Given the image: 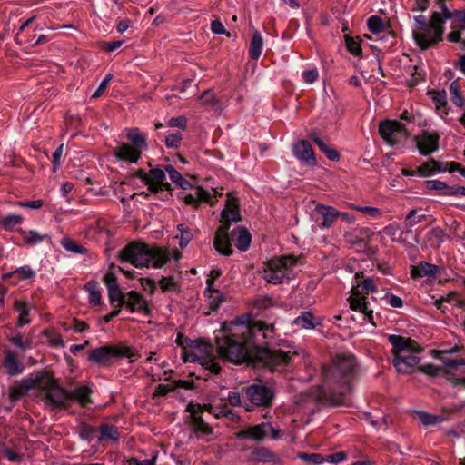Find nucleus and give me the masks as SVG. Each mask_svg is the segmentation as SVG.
<instances>
[{"label": "nucleus", "mask_w": 465, "mask_h": 465, "mask_svg": "<svg viewBox=\"0 0 465 465\" xmlns=\"http://www.w3.org/2000/svg\"><path fill=\"white\" fill-rule=\"evenodd\" d=\"M273 335L274 325L261 321L225 322L216 335V345L220 356L232 362L249 361L274 370L288 364L291 355L290 351L271 350L257 344L264 340L268 345Z\"/></svg>", "instance_id": "obj_1"}, {"label": "nucleus", "mask_w": 465, "mask_h": 465, "mask_svg": "<svg viewBox=\"0 0 465 465\" xmlns=\"http://www.w3.org/2000/svg\"><path fill=\"white\" fill-rule=\"evenodd\" d=\"M355 358L349 354H338L328 369L324 371L327 382L341 385V391L331 392L330 397L334 405L347 404V394L351 391L350 375L355 368Z\"/></svg>", "instance_id": "obj_2"}, {"label": "nucleus", "mask_w": 465, "mask_h": 465, "mask_svg": "<svg viewBox=\"0 0 465 465\" xmlns=\"http://www.w3.org/2000/svg\"><path fill=\"white\" fill-rule=\"evenodd\" d=\"M119 259L121 262H129L137 268L150 265L160 268L169 261L170 257L165 249L131 242L120 252Z\"/></svg>", "instance_id": "obj_3"}, {"label": "nucleus", "mask_w": 465, "mask_h": 465, "mask_svg": "<svg viewBox=\"0 0 465 465\" xmlns=\"http://www.w3.org/2000/svg\"><path fill=\"white\" fill-rule=\"evenodd\" d=\"M388 341L392 346L393 365L399 372L410 373L420 361V347L411 338L400 335H389Z\"/></svg>", "instance_id": "obj_4"}, {"label": "nucleus", "mask_w": 465, "mask_h": 465, "mask_svg": "<svg viewBox=\"0 0 465 465\" xmlns=\"http://www.w3.org/2000/svg\"><path fill=\"white\" fill-rule=\"evenodd\" d=\"M222 225L215 233L213 247L221 254L229 256L232 253L230 245V234L228 233L232 222H239L241 215L239 213V203L237 198L231 193L228 194L225 208L222 212Z\"/></svg>", "instance_id": "obj_5"}, {"label": "nucleus", "mask_w": 465, "mask_h": 465, "mask_svg": "<svg viewBox=\"0 0 465 465\" xmlns=\"http://www.w3.org/2000/svg\"><path fill=\"white\" fill-rule=\"evenodd\" d=\"M297 258L294 256H282L269 261L263 270V279L272 284L288 282L295 277L294 267Z\"/></svg>", "instance_id": "obj_6"}, {"label": "nucleus", "mask_w": 465, "mask_h": 465, "mask_svg": "<svg viewBox=\"0 0 465 465\" xmlns=\"http://www.w3.org/2000/svg\"><path fill=\"white\" fill-rule=\"evenodd\" d=\"M184 361L189 362H199L203 367L210 370L213 374H218L221 371V367L215 361L213 347L203 341H193L185 352Z\"/></svg>", "instance_id": "obj_7"}, {"label": "nucleus", "mask_w": 465, "mask_h": 465, "mask_svg": "<svg viewBox=\"0 0 465 465\" xmlns=\"http://www.w3.org/2000/svg\"><path fill=\"white\" fill-rule=\"evenodd\" d=\"M443 20L440 11L434 12L424 30H412L413 38L417 45L425 50L440 40L443 34Z\"/></svg>", "instance_id": "obj_8"}, {"label": "nucleus", "mask_w": 465, "mask_h": 465, "mask_svg": "<svg viewBox=\"0 0 465 465\" xmlns=\"http://www.w3.org/2000/svg\"><path fill=\"white\" fill-rule=\"evenodd\" d=\"M440 15L443 23L452 19L451 31L447 35L448 40L452 43H460L461 48L465 49V10L451 12L445 5H442Z\"/></svg>", "instance_id": "obj_9"}, {"label": "nucleus", "mask_w": 465, "mask_h": 465, "mask_svg": "<svg viewBox=\"0 0 465 465\" xmlns=\"http://www.w3.org/2000/svg\"><path fill=\"white\" fill-rule=\"evenodd\" d=\"M136 356L135 351L129 346H103L94 349L89 360L100 365H107L114 358H129Z\"/></svg>", "instance_id": "obj_10"}, {"label": "nucleus", "mask_w": 465, "mask_h": 465, "mask_svg": "<svg viewBox=\"0 0 465 465\" xmlns=\"http://www.w3.org/2000/svg\"><path fill=\"white\" fill-rule=\"evenodd\" d=\"M411 131L410 126L396 120L383 121L379 126L381 136L390 145H394L406 140Z\"/></svg>", "instance_id": "obj_11"}, {"label": "nucleus", "mask_w": 465, "mask_h": 465, "mask_svg": "<svg viewBox=\"0 0 465 465\" xmlns=\"http://www.w3.org/2000/svg\"><path fill=\"white\" fill-rule=\"evenodd\" d=\"M45 401L53 409L67 408L70 406L69 391L60 387L50 375V384L43 388Z\"/></svg>", "instance_id": "obj_12"}, {"label": "nucleus", "mask_w": 465, "mask_h": 465, "mask_svg": "<svg viewBox=\"0 0 465 465\" xmlns=\"http://www.w3.org/2000/svg\"><path fill=\"white\" fill-rule=\"evenodd\" d=\"M50 384V374L46 372H37L35 375L24 379L20 385L12 388L10 397L12 400H16L25 395L31 389H39L43 391L44 387Z\"/></svg>", "instance_id": "obj_13"}, {"label": "nucleus", "mask_w": 465, "mask_h": 465, "mask_svg": "<svg viewBox=\"0 0 465 465\" xmlns=\"http://www.w3.org/2000/svg\"><path fill=\"white\" fill-rule=\"evenodd\" d=\"M246 395L253 405L268 407L272 402L274 391L263 384H252L246 388Z\"/></svg>", "instance_id": "obj_14"}, {"label": "nucleus", "mask_w": 465, "mask_h": 465, "mask_svg": "<svg viewBox=\"0 0 465 465\" xmlns=\"http://www.w3.org/2000/svg\"><path fill=\"white\" fill-rule=\"evenodd\" d=\"M269 435L273 440L280 438V430L275 429L270 422H262L256 426L249 427L238 434L240 438H251L254 440H262Z\"/></svg>", "instance_id": "obj_15"}, {"label": "nucleus", "mask_w": 465, "mask_h": 465, "mask_svg": "<svg viewBox=\"0 0 465 465\" xmlns=\"http://www.w3.org/2000/svg\"><path fill=\"white\" fill-rule=\"evenodd\" d=\"M187 411L191 412L192 426L197 437H205L213 433V429L198 416V413L206 411L204 406L202 407L201 405L190 403L187 406Z\"/></svg>", "instance_id": "obj_16"}, {"label": "nucleus", "mask_w": 465, "mask_h": 465, "mask_svg": "<svg viewBox=\"0 0 465 465\" xmlns=\"http://www.w3.org/2000/svg\"><path fill=\"white\" fill-rule=\"evenodd\" d=\"M294 156L303 164L314 166L316 164L315 154L312 147L306 140H300L292 146Z\"/></svg>", "instance_id": "obj_17"}, {"label": "nucleus", "mask_w": 465, "mask_h": 465, "mask_svg": "<svg viewBox=\"0 0 465 465\" xmlns=\"http://www.w3.org/2000/svg\"><path fill=\"white\" fill-rule=\"evenodd\" d=\"M165 169L153 168L149 172L148 190L151 193H157L159 191H170L171 186L165 181L166 179Z\"/></svg>", "instance_id": "obj_18"}, {"label": "nucleus", "mask_w": 465, "mask_h": 465, "mask_svg": "<svg viewBox=\"0 0 465 465\" xmlns=\"http://www.w3.org/2000/svg\"><path fill=\"white\" fill-rule=\"evenodd\" d=\"M213 193L204 190L202 187H197L193 193L184 195L183 200L186 204L198 206L199 203L205 202L210 204H214L216 202V190L213 189Z\"/></svg>", "instance_id": "obj_19"}, {"label": "nucleus", "mask_w": 465, "mask_h": 465, "mask_svg": "<svg viewBox=\"0 0 465 465\" xmlns=\"http://www.w3.org/2000/svg\"><path fill=\"white\" fill-rule=\"evenodd\" d=\"M348 301L351 310L363 313L365 318L370 322H372V310L369 309V302L365 296L361 295L358 291L352 290V293Z\"/></svg>", "instance_id": "obj_20"}, {"label": "nucleus", "mask_w": 465, "mask_h": 465, "mask_svg": "<svg viewBox=\"0 0 465 465\" xmlns=\"http://www.w3.org/2000/svg\"><path fill=\"white\" fill-rule=\"evenodd\" d=\"M141 150L131 146L129 143H122L115 147L114 155L121 161L127 162L129 163H136L142 155Z\"/></svg>", "instance_id": "obj_21"}, {"label": "nucleus", "mask_w": 465, "mask_h": 465, "mask_svg": "<svg viewBox=\"0 0 465 465\" xmlns=\"http://www.w3.org/2000/svg\"><path fill=\"white\" fill-rule=\"evenodd\" d=\"M314 211L322 217L321 228L328 229L332 227L338 219L339 211L333 206L318 203Z\"/></svg>", "instance_id": "obj_22"}, {"label": "nucleus", "mask_w": 465, "mask_h": 465, "mask_svg": "<svg viewBox=\"0 0 465 465\" xmlns=\"http://www.w3.org/2000/svg\"><path fill=\"white\" fill-rule=\"evenodd\" d=\"M124 302L131 312H140L143 314H148L149 312L146 300L141 293L135 291H131L126 294Z\"/></svg>", "instance_id": "obj_23"}, {"label": "nucleus", "mask_w": 465, "mask_h": 465, "mask_svg": "<svg viewBox=\"0 0 465 465\" xmlns=\"http://www.w3.org/2000/svg\"><path fill=\"white\" fill-rule=\"evenodd\" d=\"M3 364L6 369V372L12 376L20 374L25 368L23 362L18 359L17 354L9 349L5 351Z\"/></svg>", "instance_id": "obj_24"}, {"label": "nucleus", "mask_w": 465, "mask_h": 465, "mask_svg": "<svg viewBox=\"0 0 465 465\" xmlns=\"http://www.w3.org/2000/svg\"><path fill=\"white\" fill-rule=\"evenodd\" d=\"M438 143L437 134H425L418 140L417 145L422 155H429L438 150Z\"/></svg>", "instance_id": "obj_25"}, {"label": "nucleus", "mask_w": 465, "mask_h": 465, "mask_svg": "<svg viewBox=\"0 0 465 465\" xmlns=\"http://www.w3.org/2000/svg\"><path fill=\"white\" fill-rule=\"evenodd\" d=\"M207 287L204 291V295L206 297L207 304L210 311H216L221 303L223 302V295L218 290L213 288V281L207 279L206 281Z\"/></svg>", "instance_id": "obj_26"}, {"label": "nucleus", "mask_w": 465, "mask_h": 465, "mask_svg": "<svg viewBox=\"0 0 465 465\" xmlns=\"http://www.w3.org/2000/svg\"><path fill=\"white\" fill-rule=\"evenodd\" d=\"M309 138L317 144L321 152L324 153L329 160L337 161L340 159L338 151L322 140L316 132L310 133Z\"/></svg>", "instance_id": "obj_27"}, {"label": "nucleus", "mask_w": 465, "mask_h": 465, "mask_svg": "<svg viewBox=\"0 0 465 465\" xmlns=\"http://www.w3.org/2000/svg\"><path fill=\"white\" fill-rule=\"evenodd\" d=\"M438 272L439 267L427 262H420L419 264L412 266L411 270L412 278L434 277Z\"/></svg>", "instance_id": "obj_28"}, {"label": "nucleus", "mask_w": 465, "mask_h": 465, "mask_svg": "<svg viewBox=\"0 0 465 465\" xmlns=\"http://www.w3.org/2000/svg\"><path fill=\"white\" fill-rule=\"evenodd\" d=\"M430 98L434 102L436 110L440 117L444 118L448 115L447 108V94L443 91L431 90L427 93Z\"/></svg>", "instance_id": "obj_29"}, {"label": "nucleus", "mask_w": 465, "mask_h": 465, "mask_svg": "<svg viewBox=\"0 0 465 465\" xmlns=\"http://www.w3.org/2000/svg\"><path fill=\"white\" fill-rule=\"evenodd\" d=\"M92 390L86 385L76 387L74 391H69L70 403L72 401H77L81 406H86L90 401V395Z\"/></svg>", "instance_id": "obj_30"}, {"label": "nucleus", "mask_w": 465, "mask_h": 465, "mask_svg": "<svg viewBox=\"0 0 465 465\" xmlns=\"http://www.w3.org/2000/svg\"><path fill=\"white\" fill-rule=\"evenodd\" d=\"M126 137L131 143V146L135 147L138 150H147L146 137L137 128H131L127 130Z\"/></svg>", "instance_id": "obj_31"}, {"label": "nucleus", "mask_w": 465, "mask_h": 465, "mask_svg": "<svg viewBox=\"0 0 465 465\" xmlns=\"http://www.w3.org/2000/svg\"><path fill=\"white\" fill-rule=\"evenodd\" d=\"M433 356L440 360L449 370L459 366H465L464 359H454L450 357L448 351H433Z\"/></svg>", "instance_id": "obj_32"}, {"label": "nucleus", "mask_w": 465, "mask_h": 465, "mask_svg": "<svg viewBox=\"0 0 465 465\" xmlns=\"http://www.w3.org/2000/svg\"><path fill=\"white\" fill-rule=\"evenodd\" d=\"M235 238L236 247L241 251H246L251 243V234L250 232L243 228L234 230L230 235V241Z\"/></svg>", "instance_id": "obj_33"}, {"label": "nucleus", "mask_w": 465, "mask_h": 465, "mask_svg": "<svg viewBox=\"0 0 465 465\" xmlns=\"http://www.w3.org/2000/svg\"><path fill=\"white\" fill-rule=\"evenodd\" d=\"M263 39L259 31H254L249 47V56L252 60H258L262 53Z\"/></svg>", "instance_id": "obj_34"}, {"label": "nucleus", "mask_w": 465, "mask_h": 465, "mask_svg": "<svg viewBox=\"0 0 465 465\" xmlns=\"http://www.w3.org/2000/svg\"><path fill=\"white\" fill-rule=\"evenodd\" d=\"M294 324L303 329H313L321 324V321L316 319L311 312H302L294 320Z\"/></svg>", "instance_id": "obj_35"}, {"label": "nucleus", "mask_w": 465, "mask_h": 465, "mask_svg": "<svg viewBox=\"0 0 465 465\" xmlns=\"http://www.w3.org/2000/svg\"><path fill=\"white\" fill-rule=\"evenodd\" d=\"M21 234L24 240L25 244L29 246H34L41 243L45 240H50L48 234H41L35 230L30 231H23L21 230Z\"/></svg>", "instance_id": "obj_36"}, {"label": "nucleus", "mask_w": 465, "mask_h": 465, "mask_svg": "<svg viewBox=\"0 0 465 465\" xmlns=\"http://www.w3.org/2000/svg\"><path fill=\"white\" fill-rule=\"evenodd\" d=\"M165 171L168 173L171 181L176 183L180 188L183 190L191 188L190 182L183 178L182 174L178 171H176L173 165H166Z\"/></svg>", "instance_id": "obj_37"}, {"label": "nucleus", "mask_w": 465, "mask_h": 465, "mask_svg": "<svg viewBox=\"0 0 465 465\" xmlns=\"http://www.w3.org/2000/svg\"><path fill=\"white\" fill-rule=\"evenodd\" d=\"M15 309L19 312L17 324L18 326H24L30 322L29 319V311L31 309L30 305L22 301L15 302Z\"/></svg>", "instance_id": "obj_38"}, {"label": "nucleus", "mask_w": 465, "mask_h": 465, "mask_svg": "<svg viewBox=\"0 0 465 465\" xmlns=\"http://www.w3.org/2000/svg\"><path fill=\"white\" fill-rule=\"evenodd\" d=\"M204 409L206 411L212 413L215 418L225 417L232 421L238 420L240 419L239 415H237L232 410L227 408L226 406L222 409H214L211 405H204Z\"/></svg>", "instance_id": "obj_39"}, {"label": "nucleus", "mask_w": 465, "mask_h": 465, "mask_svg": "<svg viewBox=\"0 0 465 465\" xmlns=\"http://www.w3.org/2000/svg\"><path fill=\"white\" fill-rule=\"evenodd\" d=\"M23 217L19 214H8L0 218V226L5 231L13 230L16 225L21 224Z\"/></svg>", "instance_id": "obj_40"}, {"label": "nucleus", "mask_w": 465, "mask_h": 465, "mask_svg": "<svg viewBox=\"0 0 465 465\" xmlns=\"http://www.w3.org/2000/svg\"><path fill=\"white\" fill-rule=\"evenodd\" d=\"M101 435L99 437V440H113L117 441L119 440V433L116 427L110 424H103L101 426Z\"/></svg>", "instance_id": "obj_41"}, {"label": "nucleus", "mask_w": 465, "mask_h": 465, "mask_svg": "<svg viewBox=\"0 0 465 465\" xmlns=\"http://www.w3.org/2000/svg\"><path fill=\"white\" fill-rule=\"evenodd\" d=\"M200 99L204 105L209 106L215 111L221 110L220 102L212 90L209 89L204 91L200 96Z\"/></svg>", "instance_id": "obj_42"}, {"label": "nucleus", "mask_w": 465, "mask_h": 465, "mask_svg": "<svg viewBox=\"0 0 465 465\" xmlns=\"http://www.w3.org/2000/svg\"><path fill=\"white\" fill-rule=\"evenodd\" d=\"M440 171H441L440 163L435 160H430L417 168V173L420 176H429Z\"/></svg>", "instance_id": "obj_43"}, {"label": "nucleus", "mask_w": 465, "mask_h": 465, "mask_svg": "<svg viewBox=\"0 0 465 465\" xmlns=\"http://www.w3.org/2000/svg\"><path fill=\"white\" fill-rule=\"evenodd\" d=\"M449 91L451 102L460 108L463 107L465 105V99L461 95L460 87L456 81L450 83Z\"/></svg>", "instance_id": "obj_44"}, {"label": "nucleus", "mask_w": 465, "mask_h": 465, "mask_svg": "<svg viewBox=\"0 0 465 465\" xmlns=\"http://www.w3.org/2000/svg\"><path fill=\"white\" fill-rule=\"evenodd\" d=\"M177 231L179 234L176 235V238L179 240V246L184 248L193 239V234L189 228L182 223L177 225Z\"/></svg>", "instance_id": "obj_45"}, {"label": "nucleus", "mask_w": 465, "mask_h": 465, "mask_svg": "<svg viewBox=\"0 0 465 465\" xmlns=\"http://www.w3.org/2000/svg\"><path fill=\"white\" fill-rule=\"evenodd\" d=\"M409 74H411L410 85L414 86L424 79L426 72L422 66L413 65L409 67Z\"/></svg>", "instance_id": "obj_46"}, {"label": "nucleus", "mask_w": 465, "mask_h": 465, "mask_svg": "<svg viewBox=\"0 0 465 465\" xmlns=\"http://www.w3.org/2000/svg\"><path fill=\"white\" fill-rule=\"evenodd\" d=\"M416 415L420 422L425 426L436 425L443 420L439 415H433L425 411H416Z\"/></svg>", "instance_id": "obj_47"}, {"label": "nucleus", "mask_w": 465, "mask_h": 465, "mask_svg": "<svg viewBox=\"0 0 465 465\" xmlns=\"http://www.w3.org/2000/svg\"><path fill=\"white\" fill-rule=\"evenodd\" d=\"M61 245L65 251L74 254H83L85 252V249L84 247L77 244L76 242L73 241L68 237H64L62 239Z\"/></svg>", "instance_id": "obj_48"}, {"label": "nucleus", "mask_w": 465, "mask_h": 465, "mask_svg": "<svg viewBox=\"0 0 465 465\" xmlns=\"http://www.w3.org/2000/svg\"><path fill=\"white\" fill-rule=\"evenodd\" d=\"M426 219V215L424 213H418L416 209L411 210L405 219V226L408 228H411L414 225L423 222Z\"/></svg>", "instance_id": "obj_49"}, {"label": "nucleus", "mask_w": 465, "mask_h": 465, "mask_svg": "<svg viewBox=\"0 0 465 465\" xmlns=\"http://www.w3.org/2000/svg\"><path fill=\"white\" fill-rule=\"evenodd\" d=\"M108 296L111 304L115 307H122L123 303H124L125 299L123 297L121 288L108 291Z\"/></svg>", "instance_id": "obj_50"}, {"label": "nucleus", "mask_w": 465, "mask_h": 465, "mask_svg": "<svg viewBox=\"0 0 465 465\" xmlns=\"http://www.w3.org/2000/svg\"><path fill=\"white\" fill-rule=\"evenodd\" d=\"M444 239H445V233L443 232L442 230H440L439 228H434V229L430 230L428 233V241L431 244L439 245L444 242Z\"/></svg>", "instance_id": "obj_51"}, {"label": "nucleus", "mask_w": 465, "mask_h": 465, "mask_svg": "<svg viewBox=\"0 0 465 465\" xmlns=\"http://www.w3.org/2000/svg\"><path fill=\"white\" fill-rule=\"evenodd\" d=\"M87 292L89 294V302L94 305H98L101 302V292L95 284L88 283Z\"/></svg>", "instance_id": "obj_52"}, {"label": "nucleus", "mask_w": 465, "mask_h": 465, "mask_svg": "<svg viewBox=\"0 0 465 465\" xmlns=\"http://www.w3.org/2000/svg\"><path fill=\"white\" fill-rule=\"evenodd\" d=\"M96 431L95 428L86 424V423H81L79 426V437L83 440H86L90 442L92 440L93 434Z\"/></svg>", "instance_id": "obj_53"}, {"label": "nucleus", "mask_w": 465, "mask_h": 465, "mask_svg": "<svg viewBox=\"0 0 465 465\" xmlns=\"http://www.w3.org/2000/svg\"><path fill=\"white\" fill-rule=\"evenodd\" d=\"M274 458V454L269 450L261 448L252 453V459L258 461H270Z\"/></svg>", "instance_id": "obj_54"}, {"label": "nucleus", "mask_w": 465, "mask_h": 465, "mask_svg": "<svg viewBox=\"0 0 465 465\" xmlns=\"http://www.w3.org/2000/svg\"><path fill=\"white\" fill-rule=\"evenodd\" d=\"M368 27L369 30L373 34H378L383 29V22L382 20L377 16V15H371L368 19Z\"/></svg>", "instance_id": "obj_55"}, {"label": "nucleus", "mask_w": 465, "mask_h": 465, "mask_svg": "<svg viewBox=\"0 0 465 465\" xmlns=\"http://www.w3.org/2000/svg\"><path fill=\"white\" fill-rule=\"evenodd\" d=\"M181 141H182V133L181 132L169 134L165 137V145L168 148H178L181 144Z\"/></svg>", "instance_id": "obj_56"}, {"label": "nucleus", "mask_w": 465, "mask_h": 465, "mask_svg": "<svg viewBox=\"0 0 465 465\" xmlns=\"http://www.w3.org/2000/svg\"><path fill=\"white\" fill-rule=\"evenodd\" d=\"M381 299L392 308H401L403 305V302L401 297L388 292H385Z\"/></svg>", "instance_id": "obj_57"}, {"label": "nucleus", "mask_w": 465, "mask_h": 465, "mask_svg": "<svg viewBox=\"0 0 465 465\" xmlns=\"http://www.w3.org/2000/svg\"><path fill=\"white\" fill-rule=\"evenodd\" d=\"M349 206L371 217H379L381 215V211L376 207L359 206L354 203H349Z\"/></svg>", "instance_id": "obj_58"}, {"label": "nucleus", "mask_w": 465, "mask_h": 465, "mask_svg": "<svg viewBox=\"0 0 465 465\" xmlns=\"http://www.w3.org/2000/svg\"><path fill=\"white\" fill-rule=\"evenodd\" d=\"M441 195H445V196L464 195L465 196V187L459 186V185L450 186L446 183L445 188L441 193Z\"/></svg>", "instance_id": "obj_59"}, {"label": "nucleus", "mask_w": 465, "mask_h": 465, "mask_svg": "<svg viewBox=\"0 0 465 465\" xmlns=\"http://www.w3.org/2000/svg\"><path fill=\"white\" fill-rule=\"evenodd\" d=\"M301 459H302L306 462H310L314 465H321L325 462L324 457L318 453L312 454H300Z\"/></svg>", "instance_id": "obj_60"}, {"label": "nucleus", "mask_w": 465, "mask_h": 465, "mask_svg": "<svg viewBox=\"0 0 465 465\" xmlns=\"http://www.w3.org/2000/svg\"><path fill=\"white\" fill-rule=\"evenodd\" d=\"M12 273L18 274L21 280L31 279L35 275V272L27 265L17 268Z\"/></svg>", "instance_id": "obj_61"}, {"label": "nucleus", "mask_w": 465, "mask_h": 465, "mask_svg": "<svg viewBox=\"0 0 465 465\" xmlns=\"http://www.w3.org/2000/svg\"><path fill=\"white\" fill-rule=\"evenodd\" d=\"M9 341L17 348L21 349L23 351L31 347V342L29 341L24 340L21 335L10 337Z\"/></svg>", "instance_id": "obj_62"}, {"label": "nucleus", "mask_w": 465, "mask_h": 465, "mask_svg": "<svg viewBox=\"0 0 465 465\" xmlns=\"http://www.w3.org/2000/svg\"><path fill=\"white\" fill-rule=\"evenodd\" d=\"M159 285L163 292L171 291L175 288L176 282L173 277H162L159 281Z\"/></svg>", "instance_id": "obj_63"}, {"label": "nucleus", "mask_w": 465, "mask_h": 465, "mask_svg": "<svg viewBox=\"0 0 465 465\" xmlns=\"http://www.w3.org/2000/svg\"><path fill=\"white\" fill-rule=\"evenodd\" d=\"M302 75V79L305 83L312 84L318 79L319 73L316 68H312V69L303 71Z\"/></svg>", "instance_id": "obj_64"}]
</instances>
